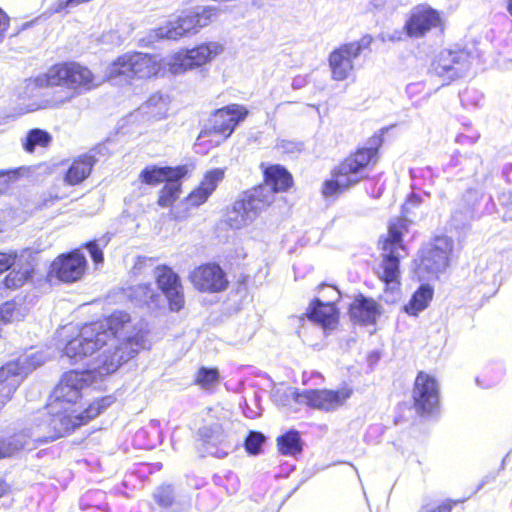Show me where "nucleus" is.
<instances>
[{"label":"nucleus","mask_w":512,"mask_h":512,"mask_svg":"<svg viewBox=\"0 0 512 512\" xmlns=\"http://www.w3.org/2000/svg\"><path fill=\"white\" fill-rule=\"evenodd\" d=\"M495 479V476H492L491 477V480H494ZM488 481H490V478L488 476H486L483 480H482V483L481 485H484L485 483H487Z\"/></svg>","instance_id":"56"},{"label":"nucleus","mask_w":512,"mask_h":512,"mask_svg":"<svg viewBox=\"0 0 512 512\" xmlns=\"http://www.w3.org/2000/svg\"><path fill=\"white\" fill-rule=\"evenodd\" d=\"M169 110V98L161 94H153L141 107L142 114L152 119H163Z\"/></svg>","instance_id":"30"},{"label":"nucleus","mask_w":512,"mask_h":512,"mask_svg":"<svg viewBox=\"0 0 512 512\" xmlns=\"http://www.w3.org/2000/svg\"><path fill=\"white\" fill-rule=\"evenodd\" d=\"M469 55L464 51L443 50L432 62V71L443 78L452 81L464 77L470 70Z\"/></svg>","instance_id":"13"},{"label":"nucleus","mask_w":512,"mask_h":512,"mask_svg":"<svg viewBox=\"0 0 512 512\" xmlns=\"http://www.w3.org/2000/svg\"><path fill=\"white\" fill-rule=\"evenodd\" d=\"M155 278L158 288L169 302L172 311L178 312L184 306L183 287L179 276L167 266H158L155 269Z\"/></svg>","instance_id":"17"},{"label":"nucleus","mask_w":512,"mask_h":512,"mask_svg":"<svg viewBox=\"0 0 512 512\" xmlns=\"http://www.w3.org/2000/svg\"><path fill=\"white\" fill-rule=\"evenodd\" d=\"M265 441V437L260 432L251 431L245 439V449L251 455H257L261 451V447Z\"/></svg>","instance_id":"42"},{"label":"nucleus","mask_w":512,"mask_h":512,"mask_svg":"<svg viewBox=\"0 0 512 512\" xmlns=\"http://www.w3.org/2000/svg\"><path fill=\"white\" fill-rule=\"evenodd\" d=\"M10 213L6 211H0V234L5 230Z\"/></svg>","instance_id":"50"},{"label":"nucleus","mask_w":512,"mask_h":512,"mask_svg":"<svg viewBox=\"0 0 512 512\" xmlns=\"http://www.w3.org/2000/svg\"><path fill=\"white\" fill-rule=\"evenodd\" d=\"M371 43L372 37L365 35L358 41L345 43L334 49L328 59L332 79L336 81L348 79L354 70V61Z\"/></svg>","instance_id":"9"},{"label":"nucleus","mask_w":512,"mask_h":512,"mask_svg":"<svg viewBox=\"0 0 512 512\" xmlns=\"http://www.w3.org/2000/svg\"><path fill=\"white\" fill-rule=\"evenodd\" d=\"M372 141L369 147L359 148L334 169L351 187L367 178L369 165L376 162L380 139L374 138Z\"/></svg>","instance_id":"8"},{"label":"nucleus","mask_w":512,"mask_h":512,"mask_svg":"<svg viewBox=\"0 0 512 512\" xmlns=\"http://www.w3.org/2000/svg\"><path fill=\"white\" fill-rule=\"evenodd\" d=\"M108 241L109 239L103 237L99 240H94L86 244V248L88 249L91 258L96 264L103 262L102 248L107 245Z\"/></svg>","instance_id":"44"},{"label":"nucleus","mask_w":512,"mask_h":512,"mask_svg":"<svg viewBox=\"0 0 512 512\" xmlns=\"http://www.w3.org/2000/svg\"><path fill=\"white\" fill-rule=\"evenodd\" d=\"M86 268L85 257L75 251L57 257L51 264L49 276H55L63 282H75L84 274Z\"/></svg>","instance_id":"18"},{"label":"nucleus","mask_w":512,"mask_h":512,"mask_svg":"<svg viewBox=\"0 0 512 512\" xmlns=\"http://www.w3.org/2000/svg\"><path fill=\"white\" fill-rule=\"evenodd\" d=\"M433 297V289L427 285H421L412 295L409 302L403 307L404 311L411 315L417 316L421 311L427 308Z\"/></svg>","instance_id":"29"},{"label":"nucleus","mask_w":512,"mask_h":512,"mask_svg":"<svg viewBox=\"0 0 512 512\" xmlns=\"http://www.w3.org/2000/svg\"><path fill=\"white\" fill-rule=\"evenodd\" d=\"M109 142L97 146L90 154L80 156L69 167L65 180L70 185H76L86 179L91 173L93 165L99 160L96 156L108 153Z\"/></svg>","instance_id":"21"},{"label":"nucleus","mask_w":512,"mask_h":512,"mask_svg":"<svg viewBox=\"0 0 512 512\" xmlns=\"http://www.w3.org/2000/svg\"><path fill=\"white\" fill-rule=\"evenodd\" d=\"M216 12L215 7H203L195 10L159 27L156 35L163 39L178 40L188 34H195L200 28L207 26L212 21Z\"/></svg>","instance_id":"7"},{"label":"nucleus","mask_w":512,"mask_h":512,"mask_svg":"<svg viewBox=\"0 0 512 512\" xmlns=\"http://www.w3.org/2000/svg\"><path fill=\"white\" fill-rule=\"evenodd\" d=\"M496 382H497V381H493V382L488 383V384H481V383H480V381H479V379H477V383H478V385H479V386H482L483 388H489V387H491L492 385H494Z\"/></svg>","instance_id":"55"},{"label":"nucleus","mask_w":512,"mask_h":512,"mask_svg":"<svg viewBox=\"0 0 512 512\" xmlns=\"http://www.w3.org/2000/svg\"><path fill=\"white\" fill-rule=\"evenodd\" d=\"M156 502L170 512H187L191 507V498L186 495H176L171 485H163L154 493Z\"/></svg>","instance_id":"26"},{"label":"nucleus","mask_w":512,"mask_h":512,"mask_svg":"<svg viewBox=\"0 0 512 512\" xmlns=\"http://www.w3.org/2000/svg\"><path fill=\"white\" fill-rule=\"evenodd\" d=\"M52 137L44 130L35 128L30 130L23 140V147L27 152H33L37 146L47 147Z\"/></svg>","instance_id":"36"},{"label":"nucleus","mask_w":512,"mask_h":512,"mask_svg":"<svg viewBox=\"0 0 512 512\" xmlns=\"http://www.w3.org/2000/svg\"><path fill=\"white\" fill-rule=\"evenodd\" d=\"M265 183L252 191L256 197L265 201L266 207L274 201L276 192L286 191L292 184L291 174L283 167L274 165L268 167L265 172Z\"/></svg>","instance_id":"16"},{"label":"nucleus","mask_w":512,"mask_h":512,"mask_svg":"<svg viewBox=\"0 0 512 512\" xmlns=\"http://www.w3.org/2000/svg\"><path fill=\"white\" fill-rule=\"evenodd\" d=\"M279 452L285 456H296L302 452V441L298 431L290 430L277 438Z\"/></svg>","instance_id":"31"},{"label":"nucleus","mask_w":512,"mask_h":512,"mask_svg":"<svg viewBox=\"0 0 512 512\" xmlns=\"http://www.w3.org/2000/svg\"><path fill=\"white\" fill-rule=\"evenodd\" d=\"M421 203L420 196L412 193L409 195L405 203L403 204V213L407 216L411 209L418 207Z\"/></svg>","instance_id":"45"},{"label":"nucleus","mask_w":512,"mask_h":512,"mask_svg":"<svg viewBox=\"0 0 512 512\" xmlns=\"http://www.w3.org/2000/svg\"><path fill=\"white\" fill-rule=\"evenodd\" d=\"M512 466V449L504 456L501 463V469Z\"/></svg>","instance_id":"51"},{"label":"nucleus","mask_w":512,"mask_h":512,"mask_svg":"<svg viewBox=\"0 0 512 512\" xmlns=\"http://www.w3.org/2000/svg\"><path fill=\"white\" fill-rule=\"evenodd\" d=\"M181 179H171L166 182L161 189L158 198V205L161 207H170L179 197L181 192Z\"/></svg>","instance_id":"35"},{"label":"nucleus","mask_w":512,"mask_h":512,"mask_svg":"<svg viewBox=\"0 0 512 512\" xmlns=\"http://www.w3.org/2000/svg\"><path fill=\"white\" fill-rule=\"evenodd\" d=\"M471 218V210L466 209L464 212L455 211L452 215V220L456 227L464 225Z\"/></svg>","instance_id":"46"},{"label":"nucleus","mask_w":512,"mask_h":512,"mask_svg":"<svg viewBox=\"0 0 512 512\" xmlns=\"http://www.w3.org/2000/svg\"><path fill=\"white\" fill-rule=\"evenodd\" d=\"M143 347V336L134 331L130 315L116 311L103 321L82 327L77 337L67 342L64 355L76 363L102 350L87 370L66 372L54 389V400L48 405L46 419L31 432L36 442H48L83 425V414L75 407L81 392L97 378L115 372L122 363L133 358Z\"/></svg>","instance_id":"1"},{"label":"nucleus","mask_w":512,"mask_h":512,"mask_svg":"<svg viewBox=\"0 0 512 512\" xmlns=\"http://www.w3.org/2000/svg\"><path fill=\"white\" fill-rule=\"evenodd\" d=\"M46 361V356L43 352H32L30 354H26L20 356L16 361L9 362L10 364H16L19 368V372H23V378L25 379L27 375L37 367L44 364Z\"/></svg>","instance_id":"33"},{"label":"nucleus","mask_w":512,"mask_h":512,"mask_svg":"<svg viewBox=\"0 0 512 512\" xmlns=\"http://www.w3.org/2000/svg\"><path fill=\"white\" fill-rule=\"evenodd\" d=\"M247 114L248 111L238 104L228 105L217 110L211 120V127L200 133L196 145L200 146L208 141L213 146H218L233 133L236 126L245 119Z\"/></svg>","instance_id":"4"},{"label":"nucleus","mask_w":512,"mask_h":512,"mask_svg":"<svg viewBox=\"0 0 512 512\" xmlns=\"http://www.w3.org/2000/svg\"><path fill=\"white\" fill-rule=\"evenodd\" d=\"M34 270L32 255L28 251L27 256L12 267V270L3 279L2 284L7 289H19L32 281Z\"/></svg>","instance_id":"22"},{"label":"nucleus","mask_w":512,"mask_h":512,"mask_svg":"<svg viewBox=\"0 0 512 512\" xmlns=\"http://www.w3.org/2000/svg\"><path fill=\"white\" fill-rule=\"evenodd\" d=\"M224 50L216 41L202 43L192 49L181 50L168 59L167 65L172 74H182L188 70L201 67L220 55Z\"/></svg>","instance_id":"6"},{"label":"nucleus","mask_w":512,"mask_h":512,"mask_svg":"<svg viewBox=\"0 0 512 512\" xmlns=\"http://www.w3.org/2000/svg\"><path fill=\"white\" fill-rule=\"evenodd\" d=\"M453 240L448 236L435 237L421 252L419 270L437 275L449 266Z\"/></svg>","instance_id":"12"},{"label":"nucleus","mask_w":512,"mask_h":512,"mask_svg":"<svg viewBox=\"0 0 512 512\" xmlns=\"http://www.w3.org/2000/svg\"><path fill=\"white\" fill-rule=\"evenodd\" d=\"M28 441L23 434H17L8 439L0 440V459L10 457L20 449H24Z\"/></svg>","instance_id":"37"},{"label":"nucleus","mask_w":512,"mask_h":512,"mask_svg":"<svg viewBox=\"0 0 512 512\" xmlns=\"http://www.w3.org/2000/svg\"><path fill=\"white\" fill-rule=\"evenodd\" d=\"M224 169L215 168L208 171L199 187L193 190L186 198L187 204L190 206L198 207L206 202L208 197L216 189L219 182L224 178Z\"/></svg>","instance_id":"23"},{"label":"nucleus","mask_w":512,"mask_h":512,"mask_svg":"<svg viewBox=\"0 0 512 512\" xmlns=\"http://www.w3.org/2000/svg\"><path fill=\"white\" fill-rule=\"evenodd\" d=\"M422 89H423L422 83H411V84L407 85L406 92L408 93L409 96H413L417 92H420Z\"/></svg>","instance_id":"49"},{"label":"nucleus","mask_w":512,"mask_h":512,"mask_svg":"<svg viewBox=\"0 0 512 512\" xmlns=\"http://www.w3.org/2000/svg\"><path fill=\"white\" fill-rule=\"evenodd\" d=\"M348 183H345L341 176L333 170L332 179L327 180L323 184L322 193L325 197H332L340 194L344 190L350 188Z\"/></svg>","instance_id":"38"},{"label":"nucleus","mask_w":512,"mask_h":512,"mask_svg":"<svg viewBox=\"0 0 512 512\" xmlns=\"http://www.w3.org/2000/svg\"><path fill=\"white\" fill-rule=\"evenodd\" d=\"M281 147L286 151H293L294 149H298L294 143L288 141H282Z\"/></svg>","instance_id":"53"},{"label":"nucleus","mask_w":512,"mask_h":512,"mask_svg":"<svg viewBox=\"0 0 512 512\" xmlns=\"http://www.w3.org/2000/svg\"><path fill=\"white\" fill-rule=\"evenodd\" d=\"M35 82L41 88L59 87L60 89L51 97V107H60L95 89L102 80L89 68L77 62H63L51 66L46 73L38 76Z\"/></svg>","instance_id":"2"},{"label":"nucleus","mask_w":512,"mask_h":512,"mask_svg":"<svg viewBox=\"0 0 512 512\" xmlns=\"http://www.w3.org/2000/svg\"><path fill=\"white\" fill-rule=\"evenodd\" d=\"M112 402L113 400L111 397H103L92 402L86 409L79 412V414H83V424L97 417L101 411L109 407Z\"/></svg>","instance_id":"39"},{"label":"nucleus","mask_w":512,"mask_h":512,"mask_svg":"<svg viewBox=\"0 0 512 512\" xmlns=\"http://www.w3.org/2000/svg\"><path fill=\"white\" fill-rule=\"evenodd\" d=\"M289 391L296 402L325 412L335 411L342 407L352 395V390L348 387L338 390L307 389L301 393L292 389Z\"/></svg>","instance_id":"11"},{"label":"nucleus","mask_w":512,"mask_h":512,"mask_svg":"<svg viewBox=\"0 0 512 512\" xmlns=\"http://www.w3.org/2000/svg\"><path fill=\"white\" fill-rule=\"evenodd\" d=\"M8 491V485L5 481L0 479V497H2Z\"/></svg>","instance_id":"54"},{"label":"nucleus","mask_w":512,"mask_h":512,"mask_svg":"<svg viewBox=\"0 0 512 512\" xmlns=\"http://www.w3.org/2000/svg\"><path fill=\"white\" fill-rule=\"evenodd\" d=\"M129 297L139 304L149 305L157 301L160 295L154 290L152 284L143 283L129 289Z\"/></svg>","instance_id":"34"},{"label":"nucleus","mask_w":512,"mask_h":512,"mask_svg":"<svg viewBox=\"0 0 512 512\" xmlns=\"http://www.w3.org/2000/svg\"><path fill=\"white\" fill-rule=\"evenodd\" d=\"M28 312L29 308L16 300L7 301L0 306V318L4 323L20 321Z\"/></svg>","instance_id":"32"},{"label":"nucleus","mask_w":512,"mask_h":512,"mask_svg":"<svg viewBox=\"0 0 512 512\" xmlns=\"http://www.w3.org/2000/svg\"><path fill=\"white\" fill-rule=\"evenodd\" d=\"M27 252L28 250L0 252V274L11 269L18 261H22Z\"/></svg>","instance_id":"40"},{"label":"nucleus","mask_w":512,"mask_h":512,"mask_svg":"<svg viewBox=\"0 0 512 512\" xmlns=\"http://www.w3.org/2000/svg\"><path fill=\"white\" fill-rule=\"evenodd\" d=\"M307 83H308L307 77L299 75V76H296L293 78L292 88L295 90L301 89V88L305 87Z\"/></svg>","instance_id":"48"},{"label":"nucleus","mask_w":512,"mask_h":512,"mask_svg":"<svg viewBox=\"0 0 512 512\" xmlns=\"http://www.w3.org/2000/svg\"><path fill=\"white\" fill-rule=\"evenodd\" d=\"M23 170V168L0 170V193H4L10 183L18 180Z\"/></svg>","instance_id":"43"},{"label":"nucleus","mask_w":512,"mask_h":512,"mask_svg":"<svg viewBox=\"0 0 512 512\" xmlns=\"http://www.w3.org/2000/svg\"><path fill=\"white\" fill-rule=\"evenodd\" d=\"M194 286L203 292H219L226 289L228 281L223 270L216 264L196 268L191 274Z\"/></svg>","instance_id":"20"},{"label":"nucleus","mask_w":512,"mask_h":512,"mask_svg":"<svg viewBox=\"0 0 512 512\" xmlns=\"http://www.w3.org/2000/svg\"><path fill=\"white\" fill-rule=\"evenodd\" d=\"M10 19L5 12L0 9V43L4 40L5 33L9 28Z\"/></svg>","instance_id":"47"},{"label":"nucleus","mask_w":512,"mask_h":512,"mask_svg":"<svg viewBox=\"0 0 512 512\" xmlns=\"http://www.w3.org/2000/svg\"><path fill=\"white\" fill-rule=\"evenodd\" d=\"M219 380V374L217 369L213 368H201L199 369L196 376V383L202 388H210L216 384Z\"/></svg>","instance_id":"41"},{"label":"nucleus","mask_w":512,"mask_h":512,"mask_svg":"<svg viewBox=\"0 0 512 512\" xmlns=\"http://www.w3.org/2000/svg\"><path fill=\"white\" fill-rule=\"evenodd\" d=\"M201 440L211 446H221L210 454L217 458H224L234 448L233 435L227 427L220 423L205 425L198 430Z\"/></svg>","instance_id":"19"},{"label":"nucleus","mask_w":512,"mask_h":512,"mask_svg":"<svg viewBox=\"0 0 512 512\" xmlns=\"http://www.w3.org/2000/svg\"><path fill=\"white\" fill-rule=\"evenodd\" d=\"M266 208L265 201L250 191L242 199L235 201L227 212L226 222L231 228L240 229L251 224Z\"/></svg>","instance_id":"14"},{"label":"nucleus","mask_w":512,"mask_h":512,"mask_svg":"<svg viewBox=\"0 0 512 512\" xmlns=\"http://www.w3.org/2000/svg\"><path fill=\"white\" fill-rule=\"evenodd\" d=\"M23 380V372H19L16 364L7 363L0 368V409L11 400Z\"/></svg>","instance_id":"24"},{"label":"nucleus","mask_w":512,"mask_h":512,"mask_svg":"<svg viewBox=\"0 0 512 512\" xmlns=\"http://www.w3.org/2000/svg\"><path fill=\"white\" fill-rule=\"evenodd\" d=\"M379 243L382 250V262L377 274L383 282L394 288L399 284V261L403 257L402 252H404L401 232L395 225H390L387 237L380 240Z\"/></svg>","instance_id":"5"},{"label":"nucleus","mask_w":512,"mask_h":512,"mask_svg":"<svg viewBox=\"0 0 512 512\" xmlns=\"http://www.w3.org/2000/svg\"><path fill=\"white\" fill-rule=\"evenodd\" d=\"M413 400L418 413H432L439 405V386L436 380L420 372L415 380Z\"/></svg>","instance_id":"15"},{"label":"nucleus","mask_w":512,"mask_h":512,"mask_svg":"<svg viewBox=\"0 0 512 512\" xmlns=\"http://www.w3.org/2000/svg\"><path fill=\"white\" fill-rule=\"evenodd\" d=\"M186 173L187 168L185 166L172 168L151 165L141 171L139 179L142 183L155 186L162 182H168L171 179H182Z\"/></svg>","instance_id":"25"},{"label":"nucleus","mask_w":512,"mask_h":512,"mask_svg":"<svg viewBox=\"0 0 512 512\" xmlns=\"http://www.w3.org/2000/svg\"><path fill=\"white\" fill-rule=\"evenodd\" d=\"M444 27L442 12L428 4H420L410 10L403 29L410 38L419 39L432 31L443 32Z\"/></svg>","instance_id":"10"},{"label":"nucleus","mask_w":512,"mask_h":512,"mask_svg":"<svg viewBox=\"0 0 512 512\" xmlns=\"http://www.w3.org/2000/svg\"><path fill=\"white\" fill-rule=\"evenodd\" d=\"M309 318L326 329H331L337 323V314L334 304L323 303L320 300H315L312 303L311 310L309 312Z\"/></svg>","instance_id":"28"},{"label":"nucleus","mask_w":512,"mask_h":512,"mask_svg":"<svg viewBox=\"0 0 512 512\" xmlns=\"http://www.w3.org/2000/svg\"><path fill=\"white\" fill-rule=\"evenodd\" d=\"M452 505L449 503H444L440 506H438L436 509L432 510L431 512H451Z\"/></svg>","instance_id":"52"},{"label":"nucleus","mask_w":512,"mask_h":512,"mask_svg":"<svg viewBox=\"0 0 512 512\" xmlns=\"http://www.w3.org/2000/svg\"><path fill=\"white\" fill-rule=\"evenodd\" d=\"M507 9H508L509 13L512 15V0H508Z\"/></svg>","instance_id":"57"},{"label":"nucleus","mask_w":512,"mask_h":512,"mask_svg":"<svg viewBox=\"0 0 512 512\" xmlns=\"http://www.w3.org/2000/svg\"><path fill=\"white\" fill-rule=\"evenodd\" d=\"M350 316L354 322L364 325L372 324L376 321L379 314L377 303L372 300L360 296L354 300L350 306Z\"/></svg>","instance_id":"27"},{"label":"nucleus","mask_w":512,"mask_h":512,"mask_svg":"<svg viewBox=\"0 0 512 512\" xmlns=\"http://www.w3.org/2000/svg\"><path fill=\"white\" fill-rule=\"evenodd\" d=\"M161 69L158 55L142 52L125 53L118 57L107 70L109 80L124 77L126 80L150 78Z\"/></svg>","instance_id":"3"}]
</instances>
